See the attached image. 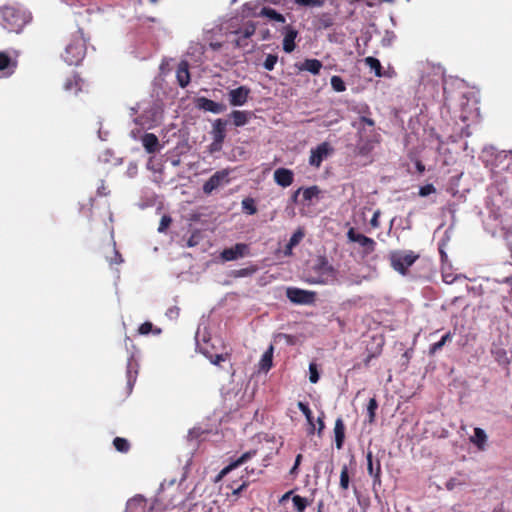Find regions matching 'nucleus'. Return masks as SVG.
<instances>
[{
  "label": "nucleus",
  "mask_w": 512,
  "mask_h": 512,
  "mask_svg": "<svg viewBox=\"0 0 512 512\" xmlns=\"http://www.w3.org/2000/svg\"><path fill=\"white\" fill-rule=\"evenodd\" d=\"M86 40L81 29L72 33L62 54L63 60L68 65H79L86 55Z\"/></svg>",
  "instance_id": "f257e3e1"
},
{
  "label": "nucleus",
  "mask_w": 512,
  "mask_h": 512,
  "mask_svg": "<svg viewBox=\"0 0 512 512\" xmlns=\"http://www.w3.org/2000/svg\"><path fill=\"white\" fill-rule=\"evenodd\" d=\"M25 24L26 17L19 9L11 6L0 9V25L6 30L19 33Z\"/></svg>",
  "instance_id": "f03ea898"
},
{
  "label": "nucleus",
  "mask_w": 512,
  "mask_h": 512,
  "mask_svg": "<svg viewBox=\"0 0 512 512\" xmlns=\"http://www.w3.org/2000/svg\"><path fill=\"white\" fill-rule=\"evenodd\" d=\"M312 269L316 275L308 279V282L311 284L325 285L336 280L337 271L324 256L318 257Z\"/></svg>",
  "instance_id": "7ed1b4c3"
},
{
  "label": "nucleus",
  "mask_w": 512,
  "mask_h": 512,
  "mask_svg": "<svg viewBox=\"0 0 512 512\" xmlns=\"http://www.w3.org/2000/svg\"><path fill=\"white\" fill-rule=\"evenodd\" d=\"M419 255L413 251H392L389 260L392 268L402 275H405L408 268L418 259Z\"/></svg>",
  "instance_id": "20e7f679"
},
{
  "label": "nucleus",
  "mask_w": 512,
  "mask_h": 512,
  "mask_svg": "<svg viewBox=\"0 0 512 512\" xmlns=\"http://www.w3.org/2000/svg\"><path fill=\"white\" fill-rule=\"evenodd\" d=\"M231 170L226 168L215 172L204 184L202 190L204 194L210 195L214 190L230 182Z\"/></svg>",
  "instance_id": "39448f33"
},
{
  "label": "nucleus",
  "mask_w": 512,
  "mask_h": 512,
  "mask_svg": "<svg viewBox=\"0 0 512 512\" xmlns=\"http://www.w3.org/2000/svg\"><path fill=\"white\" fill-rule=\"evenodd\" d=\"M347 238L350 242L358 243L362 247L364 256L375 251L376 242L374 239L357 232L353 227L348 230Z\"/></svg>",
  "instance_id": "423d86ee"
},
{
  "label": "nucleus",
  "mask_w": 512,
  "mask_h": 512,
  "mask_svg": "<svg viewBox=\"0 0 512 512\" xmlns=\"http://www.w3.org/2000/svg\"><path fill=\"white\" fill-rule=\"evenodd\" d=\"M333 153V148L328 142H322L316 148L311 149L309 164L312 167L319 168L322 162Z\"/></svg>",
  "instance_id": "0eeeda50"
},
{
  "label": "nucleus",
  "mask_w": 512,
  "mask_h": 512,
  "mask_svg": "<svg viewBox=\"0 0 512 512\" xmlns=\"http://www.w3.org/2000/svg\"><path fill=\"white\" fill-rule=\"evenodd\" d=\"M286 296L292 303L295 304H313L315 301L316 293L313 291L290 287L286 290Z\"/></svg>",
  "instance_id": "6e6552de"
},
{
  "label": "nucleus",
  "mask_w": 512,
  "mask_h": 512,
  "mask_svg": "<svg viewBox=\"0 0 512 512\" xmlns=\"http://www.w3.org/2000/svg\"><path fill=\"white\" fill-rule=\"evenodd\" d=\"M251 89L248 86L242 85L228 92L229 104L231 106H243L247 103L250 96Z\"/></svg>",
  "instance_id": "1a4fd4ad"
},
{
  "label": "nucleus",
  "mask_w": 512,
  "mask_h": 512,
  "mask_svg": "<svg viewBox=\"0 0 512 512\" xmlns=\"http://www.w3.org/2000/svg\"><path fill=\"white\" fill-rule=\"evenodd\" d=\"M249 254V246L245 243H237L233 247L225 248L220 256L223 261H234Z\"/></svg>",
  "instance_id": "9d476101"
},
{
  "label": "nucleus",
  "mask_w": 512,
  "mask_h": 512,
  "mask_svg": "<svg viewBox=\"0 0 512 512\" xmlns=\"http://www.w3.org/2000/svg\"><path fill=\"white\" fill-rule=\"evenodd\" d=\"M257 454L256 450H249L243 453L239 458L230 462L226 467H224L216 477V482L220 481L224 476L230 473L232 470L237 467L245 464L248 460L252 459Z\"/></svg>",
  "instance_id": "9b49d317"
},
{
  "label": "nucleus",
  "mask_w": 512,
  "mask_h": 512,
  "mask_svg": "<svg viewBox=\"0 0 512 512\" xmlns=\"http://www.w3.org/2000/svg\"><path fill=\"white\" fill-rule=\"evenodd\" d=\"M17 68V57L12 56L8 51H0V72L3 75L10 76Z\"/></svg>",
  "instance_id": "f8f14e48"
},
{
  "label": "nucleus",
  "mask_w": 512,
  "mask_h": 512,
  "mask_svg": "<svg viewBox=\"0 0 512 512\" xmlns=\"http://www.w3.org/2000/svg\"><path fill=\"white\" fill-rule=\"evenodd\" d=\"M196 106L201 110L208 111L214 114H219L226 110L225 104L215 102L206 97H199L196 101Z\"/></svg>",
  "instance_id": "ddd939ff"
},
{
  "label": "nucleus",
  "mask_w": 512,
  "mask_h": 512,
  "mask_svg": "<svg viewBox=\"0 0 512 512\" xmlns=\"http://www.w3.org/2000/svg\"><path fill=\"white\" fill-rule=\"evenodd\" d=\"M274 181L281 187L286 188L294 181V173L287 168H278L274 171Z\"/></svg>",
  "instance_id": "4468645a"
},
{
  "label": "nucleus",
  "mask_w": 512,
  "mask_h": 512,
  "mask_svg": "<svg viewBox=\"0 0 512 512\" xmlns=\"http://www.w3.org/2000/svg\"><path fill=\"white\" fill-rule=\"evenodd\" d=\"M198 348L200 353H202L206 358L210 360V362L216 366H219L221 362H224L229 359L230 354L228 352L225 353H213L212 351H208V345L198 344Z\"/></svg>",
  "instance_id": "2eb2a0df"
},
{
  "label": "nucleus",
  "mask_w": 512,
  "mask_h": 512,
  "mask_svg": "<svg viewBox=\"0 0 512 512\" xmlns=\"http://www.w3.org/2000/svg\"><path fill=\"white\" fill-rule=\"evenodd\" d=\"M367 471L374 478V484L380 483L381 464L378 459L374 462L372 452L370 451L367 453Z\"/></svg>",
  "instance_id": "dca6fc26"
},
{
  "label": "nucleus",
  "mask_w": 512,
  "mask_h": 512,
  "mask_svg": "<svg viewBox=\"0 0 512 512\" xmlns=\"http://www.w3.org/2000/svg\"><path fill=\"white\" fill-rule=\"evenodd\" d=\"M176 77L180 87L185 88L190 83L189 65L186 61L179 63L176 71Z\"/></svg>",
  "instance_id": "f3484780"
},
{
  "label": "nucleus",
  "mask_w": 512,
  "mask_h": 512,
  "mask_svg": "<svg viewBox=\"0 0 512 512\" xmlns=\"http://www.w3.org/2000/svg\"><path fill=\"white\" fill-rule=\"evenodd\" d=\"M227 121L221 118L216 119L212 124V137L213 140L223 141L226 138Z\"/></svg>",
  "instance_id": "a211bd4d"
},
{
  "label": "nucleus",
  "mask_w": 512,
  "mask_h": 512,
  "mask_svg": "<svg viewBox=\"0 0 512 512\" xmlns=\"http://www.w3.org/2000/svg\"><path fill=\"white\" fill-rule=\"evenodd\" d=\"M322 66V62L318 59H305L301 64H296L298 70L308 71L313 75H318Z\"/></svg>",
  "instance_id": "6ab92c4d"
},
{
  "label": "nucleus",
  "mask_w": 512,
  "mask_h": 512,
  "mask_svg": "<svg viewBox=\"0 0 512 512\" xmlns=\"http://www.w3.org/2000/svg\"><path fill=\"white\" fill-rule=\"evenodd\" d=\"M141 141L147 153L153 154L159 150V140L155 134L145 133L142 136Z\"/></svg>",
  "instance_id": "aec40b11"
},
{
  "label": "nucleus",
  "mask_w": 512,
  "mask_h": 512,
  "mask_svg": "<svg viewBox=\"0 0 512 512\" xmlns=\"http://www.w3.org/2000/svg\"><path fill=\"white\" fill-rule=\"evenodd\" d=\"M335 445L337 449H342L345 440V424L341 417L337 418L334 426Z\"/></svg>",
  "instance_id": "412c9836"
},
{
  "label": "nucleus",
  "mask_w": 512,
  "mask_h": 512,
  "mask_svg": "<svg viewBox=\"0 0 512 512\" xmlns=\"http://www.w3.org/2000/svg\"><path fill=\"white\" fill-rule=\"evenodd\" d=\"M252 112L244 110H233L230 113V117L233 119V124L236 127H242L246 125L251 119Z\"/></svg>",
  "instance_id": "4be33fe9"
},
{
  "label": "nucleus",
  "mask_w": 512,
  "mask_h": 512,
  "mask_svg": "<svg viewBox=\"0 0 512 512\" xmlns=\"http://www.w3.org/2000/svg\"><path fill=\"white\" fill-rule=\"evenodd\" d=\"M298 32L291 28L287 27L286 34L283 39V50L287 53H291L295 49V38L297 37Z\"/></svg>",
  "instance_id": "5701e85b"
},
{
  "label": "nucleus",
  "mask_w": 512,
  "mask_h": 512,
  "mask_svg": "<svg viewBox=\"0 0 512 512\" xmlns=\"http://www.w3.org/2000/svg\"><path fill=\"white\" fill-rule=\"evenodd\" d=\"M81 84L82 79L77 74H73L65 80L64 89L67 92L77 93L81 90Z\"/></svg>",
  "instance_id": "b1692460"
},
{
  "label": "nucleus",
  "mask_w": 512,
  "mask_h": 512,
  "mask_svg": "<svg viewBox=\"0 0 512 512\" xmlns=\"http://www.w3.org/2000/svg\"><path fill=\"white\" fill-rule=\"evenodd\" d=\"M299 410L304 414L306 417V420L309 424L308 434H314L315 432V424H314V418L311 409L309 408L308 404L299 401L297 404Z\"/></svg>",
  "instance_id": "393cba45"
},
{
  "label": "nucleus",
  "mask_w": 512,
  "mask_h": 512,
  "mask_svg": "<svg viewBox=\"0 0 512 512\" xmlns=\"http://www.w3.org/2000/svg\"><path fill=\"white\" fill-rule=\"evenodd\" d=\"M470 440L478 447L479 450H484L487 442V435L482 428L477 427L474 429V435Z\"/></svg>",
  "instance_id": "a878e982"
},
{
  "label": "nucleus",
  "mask_w": 512,
  "mask_h": 512,
  "mask_svg": "<svg viewBox=\"0 0 512 512\" xmlns=\"http://www.w3.org/2000/svg\"><path fill=\"white\" fill-rule=\"evenodd\" d=\"M272 360H273V346L271 345L268 350H266L259 362L260 370L262 371H269L272 367Z\"/></svg>",
  "instance_id": "bb28decb"
},
{
  "label": "nucleus",
  "mask_w": 512,
  "mask_h": 512,
  "mask_svg": "<svg viewBox=\"0 0 512 512\" xmlns=\"http://www.w3.org/2000/svg\"><path fill=\"white\" fill-rule=\"evenodd\" d=\"M334 24V18L328 14L323 13L315 20V28L318 30L327 29Z\"/></svg>",
  "instance_id": "cd10ccee"
},
{
  "label": "nucleus",
  "mask_w": 512,
  "mask_h": 512,
  "mask_svg": "<svg viewBox=\"0 0 512 512\" xmlns=\"http://www.w3.org/2000/svg\"><path fill=\"white\" fill-rule=\"evenodd\" d=\"M260 15L265 16L270 20H274L276 22H285V17L282 14L278 13L275 9L270 7H263L261 9Z\"/></svg>",
  "instance_id": "c85d7f7f"
},
{
  "label": "nucleus",
  "mask_w": 512,
  "mask_h": 512,
  "mask_svg": "<svg viewBox=\"0 0 512 512\" xmlns=\"http://www.w3.org/2000/svg\"><path fill=\"white\" fill-rule=\"evenodd\" d=\"M492 354L494 356V359L500 364V365H508L510 363V359L507 356V352L503 348H496L492 350Z\"/></svg>",
  "instance_id": "c756f323"
},
{
  "label": "nucleus",
  "mask_w": 512,
  "mask_h": 512,
  "mask_svg": "<svg viewBox=\"0 0 512 512\" xmlns=\"http://www.w3.org/2000/svg\"><path fill=\"white\" fill-rule=\"evenodd\" d=\"M113 446L117 451L121 453H127L131 447L129 441L122 437L114 438Z\"/></svg>",
  "instance_id": "7c9ffc66"
},
{
  "label": "nucleus",
  "mask_w": 512,
  "mask_h": 512,
  "mask_svg": "<svg viewBox=\"0 0 512 512\" xmlns=\"http://www.w3.org/2000/svg\"><path fill=\"white\" fill-rule=\"evenodd\" d=\"M365 63L368 65L372 70L375 71V75L378 77L382 76V66L380 61L372 56L365 58Z\"/></svg>",
  "instance_id": "2f4dec72"
},
{
  "label": "nucleus",
  "mask_w": 512,
  "mask_h": 512,
  "mask_svg": "<svg viewBox=\"0 0 512 512\" xmlns=\"http://www.w3.org/2000/svg\"><path fill=\"white\" fill-rule=\"evenodd\" d=\"M378 408V403L375 398H371L368 402L367 406V415H368V423L372 424L375 421L376 410Z\"/></svg>",
  "instance_id": "473e14b6"
},
{
  "label": "nucleus",
  "mask_w": 512,
  "mask_h": 512,
  "mask_svg": "<svg viewBox=\"0 0 512 512\" xmlns=\"http://www.w3.org/2000/svg\"><path fill=\"white\" fill-rule=\"evenodd\" d=\"M292 501L297 512H304L309 505L308 500L300 495L293 496Z\"/></svg>",
  "instance_id": "72a5a7b5"
},
{
  "label": "nucleus",
  "mask_w": 512,
  "mask_h": 512,
  "mask_svg": "<svg viewBox=\"0 0 512 512\" xmlns=\"http://www.w3.org/2000/svg\"><path fill=\"white\" fill-rule=\"evenodd\" d=\"M320 193L318 186L314 185L305 189H302V195L304 201H311L314 197H317Z\"/></svg>",
  "instance_id": "f704fd0d"
},
{
  "label": "nucleus",
  "mask_w": 512,
  "mask_h": 512,
  "mask_svg": "<svg viewBox=\"0 0 512 512\" xmlns=\"http://www.w3.org/2000/svg\"><path fill=\"white\" fill-rule=\"evenodd\" d=\"M138 332L141 335H148L150 332H153L155 334H159L161 330L159 328H153V324L149 321L144 322L141 324L138 328Z\"/></svg>",
  "instance_id": "c9c22d12"
},
{
  "label": "nucleus",
  "mask_w": 512,
  "mask_h": 512,
  "mask_svg": "<svg viewBox=\"0 0 512 512\" xmlns=\"http://www.w3.org/2000/svg\"><path fill=\"white\" fill-rule=\"evenodd\" d=\"M330 83H331L332 88L336 92H343L346 90V85L340 76H337V75L332 76Z\"/></svg>",
  "instance_id": "e433bc0d"
},
{
  "label": "nucleus",
  "mask_w": 512,
  "mask_h": 512,
  "mask_svg": "<svg viewBox=\"0 0 512 512\" xmlns=\"http://www.w3.org/2000/svg\"><path fill=\"white\" fill-rule=\"evenodd\" d=\"M349 482H350V479H349L348 467H347V465H344L342 467L341 473H340V487L343 490H347L349 487Z\"/></svg>",
  "instance_id": "4c0bfd02"
},
{
  "label": "nucleus",
  "mask_w": 512,
  "mask_h": 512,
  "mask_svg": "<svg viewBox=\"0 0 512 512\" xmlns=\"http://www.w3.org/2000/svg\"><path fill=\"white\" fill-rule=\"evenodd\" d=\"M277 61H278L277 55L269 54V55H267V57L263 63V67L268 71H272L274 69Z\"/></svg>",
  "instance_id": "58836bf2"
},
{
  "label": "nucleus",
  "mask_w": 512,
  "mask_h": 512,
  "mask_svg": "<svg viewBox=\"0 0 512 512\" xmlns=\"http://www.w3.org/2000/svg\"><path fill=\"white\" fill-rule=\"evenodd\" d=\"M243 209L250 215H253L257 212V208L254 204L253 199L247 198L242 201Z\"/></svg>",
  "instance_id": "ea45409f"
},
{
  "label": "nucleus",
  "mask_w": 512,
  "mask_h": 512,
  "mask_svg": "<svg viewBox=\"0 0 512 512\" xmlns=\"http://www.w3.org/2000/svg\"><path fill=\"white\" fill-rule=\"evenodd\" d=\"M304 237V233L300 230L296 231L290 238L287 249L291 250L294 246H296L301 239Z\"/></svg>",
  "instance_id": "a19ab883"
},
{
  "label": "nucleus",
  "mask_w": 512,
  "mask_h": 512,
  "mask_svg": "<svg viewBox=\"0 0 512 512\" xmlns=\"http://www.w3.org/2000/svg\"><path fill=\"white\" fill-rule=\"evenodd\" d=\"M465 484H466L465 480H460L458 478L453 477V478H450L446 482L445 486H446L447 490L451 491V490L455 489L457 486H463Z\"/></svg>",
  "instance_id": "79ce46f5"
},
{
  "label": "nucleus",
  "mask_w": 512,
  "mask_h": 512,
  "mask_svg": "<svg viewBox=\"0 0 512 512\" xmlns=\"http://www.w3.org/2000/svg\"><path fill=\"white\" fill-rule=\"evenodd\" d=\"M309 380L311 383H317L319 380V373L315 363H310L309 365Z\"/></svg>",
  "instance_id": "37998d69"
},
{
  "label": "nucleus",
  "mask_w": 512,
  "mask_h": 512,
  "mask_svg": "<svg viewBox=\"0 0 512 512\" xmlns=\"http://www.w3.org/2000/svg\"><path fill=\"white\" fill-rule=\"evenodd\" d=\"M248 486V482L247 481H243L240 485H238L237 487L234 486V483L228 485V488H230L232 490V495L233 496H236L238 497L240 495V493L246 489Z\"/></svg>",
  "instance_id": "c03bdc74"
},
{
  "label": "nucleus",
  "mask_w": 512,
  "mask_h": 512,
  "mask_svg": "<svg viewBox=\"0 0 512 512\" xmlns=\"http://www.w3.org/2000/svg\"><path fill=\"white\" fill-rule=\"evenodd\" d=\"M436 192V188L434 187L433 184H426L424 186H421L420 189H419V195L421 197H425V196H428L432 193H435Z\"/></svg>",
  "instance_id": "a18cd8bd"
},
{
  "label": "nucleus",
  "mask_w": 512,
  "mask_h": 512,
  "mask_svg": "<svg viewBox=\"0 0 512 512\" xmlns=\"http://www.w3.org/2000/svg\"><path fill=\"white\" fill-rule=\"evenodd\" d=\"M136 506L144 508V500L142 497H134L127 502V509H133Z\"/></svg>",
  "instance_id": "49530a36"
},
{
  "label": "nucleus",
  "mask_w": 512,
  "mask_h": 512,
  "mask_svg": "<svg viewBox=\"0 0 512 512\" xmlns=\"http://www.w3.org/2000/svg\"><path fill=\"white\" fill-rule=\"evenodd\" d=\"M294 2L299 6H320L323 3L321 0H294Z\"/></svg>",
  "instance_id": "de8ad7c7"
},
{
  "label": "nucleus",
  "mask_w": 512,
  "mask_h": 512,
  "mask_svg": "<svg viewBox=\"0 0 512 512\" xmlns=\"http://www.w3.org/2000/svg\"><path fill=\"white\" fill-rule=\"evenodd\" d=\"M170 223H171V218L169 216L164 215L161 218V221H160V224H159V227H158V231L159 232H164L168 228Z\"/></svg>",
  "instance_id": "09e8293b"
},
{
  "label": "nucleus",
  "mask_w": 512,
  "mask_h": 512,
  "mask_svg": "<svg viewBox=\"0 0 512 512\" xmlns=\"http://www.w3.org/2000/svg\"><path fill=\"white\" fill-rule=\"evenodd\" d=\"M444 345H445V344H444V343H442V341H441V340H439L438 342H436V343L432 344V345L430 346V348H429V354H430V355H434L435 353H437L438 351H440V350L443 348V346H444Z\"/></svg>",
  "instance_id": "8fccbe9b"
},
{
  "label": "nucleus",
  "mask_w": 512,
  "mask_h": 512,
  "mask_svg": "<svg viewBox=\"0 0 512 512\" xmlns=\"http://www.w3.org/2000/svg\"><path fill=\"white\" fill-rule=\"evenodd\" d=\"M223 141L213 140L209 146L210 152H219L222 149Z\"/></svg>",
  "instance_id": "3c124183"
},
{
  "label": "nucleus",
  "mask_w": 512,
  "mask_h": 512,
  "mask_svg": "<svg viewBox=\"0 0 512 512\" xmlns=\"http://www.w3.org/2000/svg\"><path fill=\"white\" fill-rule=\"evenodd\" d=\"M113 254H114V257L109 259V263L110 264H120L123 261L121 254L115 249L113 250Z\"/></svg>",
  "instance_id": "603ef678"
},
{
  "label": "nucleus",
  "mask_w": 512,
  "mask_h": 512,
  "mask_svg": "<svg viewBox=\"0 0 512 512\" xmlns=\"http://www.w3.org/2000/svg\"><path fill=\"white\" fill-rule=\"evenodd\" d=\"M324 418H325V414H324V412H321L320 416L317 418L318 435H321L322 431L325 428Z\"/></svg>",
  "instance_id": "864d4df0"
},
{
  "label": "nucleus",
  "mask_w": 512,
  "mask_h": 512,
  "mask_svg": "<svg viewBox=\"0 0 512 512\" xmlns=\"http://www.w3.org/2000/svg\"><path fill=\"white\" fill-rule=\"evenodd\" d=\"M359 120L361 124L367 125L369 127L375 126V121L372 118L361 116Z\"/></svg>",
  "instance_id": "5fc2aeb1"
},
{
  "label": "nucleus",
  "mask_w": 512,
  "mask_h": 512,
  "mask_svg": "<svg viewBox=\"0 0 512 512\" xmlns=\"http://www.w3.org/2000/svg\"><path fill=\"white\" fill-rule=\"evenodd\" d=\"M379 216H380V212L379 211H376L373 214V216H372V218L370 220V224H371L372 227H374V228H378L379 227V225H380L379 224V220H378Z\"/></svg>",
  "instance_id": "6e6d98bb"
},
{
  "label": "nucleus",
  "mask_w": 512,
  "mask_h": 512,
  "mask_svg": "<svg viewBox=\"0 0 512 512\" xmlns=\"http://www.w3.org/2000/svg\"><path fill=\"white\" fill-rule=\"evenodd\" d=\"M255 270H256L255 268H243L237 272V276H241V277L247 276V275H250L253 272H255Z\"/></svg>",
  "instance_id": "4d7b16f0"
},
{
  "label": "nucleus",
  "mask_w": 512,
  "mask_h": 512,
  "mask_svg": "<svg viewBox=\"0 0 512 512\" xmlns=\"http://www.w3.org/2000/svg\"><path fill=\"white\" fill-rule=\"evenodd\" d=\"M443 281L447 284H451L456 280V276H453L452 274H442Z\"/></svg>",
  "instance_id": "13d9d810"
},
{
  "label": "nucleus",
  "mask_w": 512,
  "mask_h": 512,
  "mask_svg": "<svg viewBox=\"0 0 512 512\" xmlns=\"http://www.w3.org/2000/svg\"><path fill=\"white\" fill-rule=\"evenodd\" d=\"M176 480L173 479V480H164L162 483H161V490L164 492V490L166 488H169L171 486H173L175 484Z\"/></svg>",
  "instance_id": "bf43d9fd"
},
{
  "label": "nucleus",
  "mask_w": 512,
  "mask_h": 512,
  "mask_svg": "<svg viewBox=\"0 0 512 512\" xmlns=\"http://www.w3.org/2000/svg\"><path fill=\"white\" fill-rule=\"evenodd\" d=\"M453 338V334L449 331L445 335L442 336L440 339L442 343L446 344L447 342L451 341Z\"/></svg>",
  "instance_id": "052dcab7"
},
{
  "label": "nucleus",
  "mask_w": 512,
  "mask_h": 512,
  "mask_svg": "<svg viewBox=\"0 0 512 512\" xmlns=\"http://www.w3.org/2000/svg\"><path fill=\"white\" fill-rule=\"evenodd\" d=\"M301 191H302V188H299V189H297V190L293 193V195L291 196V200H292V202L297 203V201H298V195L300 194V192H301Z\"/></svg>",
  "instance_id": "680f3d73"
},
{
  "label": "nucleus",
  "mask_w": 512,
  "mask_h": 512,
  "mask_svg": "<svg viewBox=\"0 0 512 512\" xmlns=\"http://www.w3.org/2000/svg\"><path fill=\"white\" fill-rule=\"evenodd\" d=\"M302 460V454H298L295 459L294 465L299 466Z\"/></svg>",
  "instance_id": "e2e57ef3"
},
{
  "label": "nucleus",
  "mask_w": 512,
  "mask_h": 512,
  "mask_svg": "<svg viewBox=\"0 0 512 512\" xmlns=\"http://www.w3.org/2000/svg\"><path fill=\"white\" fill-rule=\"evenodd\" d=\"M298 467H299V466L293 465V467H292V468H291V470H290V474H291V475H296V474H297V472H298Z\"/></svg>",
  "instance_id": "0e129e2a"
},
{
  "label": "nucleus",
  "mask_w": 512,
  "mask_h": 512,
  "mask_svg": "<svg viewBox=\"0 0 512 512\" xmlns=\"http://www.w3.org/2000/svg\"><path fill=\"white\" fill-rule=\"evenodd\" d=\"M417 169H418V171L423 172L425 167H424V165L422 163L418 162L417 163Z\"/></svg>",
  "instance_id": "69168bd1"
},
{
  "label": "nucleus",
  "mask_w": 512,
  "mask_h": 512,
  "mask_svg": "<svg viewBox=\"0 0 512 512\" xmlns=\"http://www.w3.org/2000/svg\"><path fill=\"white\" fill-rule=\"evenodd\" d=\"M291 493H292L291 491H289V492L285 493V494L282 496L281 501H284V500L288 499Z\"/></svg>",
  "instance_id": "338daca9"
},
{
  "label": "nucleus",
  "mask_w": 512,
  "mask_h": 512,
  "mask_svg": "<svg viewBox=\"0 0 512 512\" xmlns=\"http://www.w3.org/2000/svg\"><path fill=\"white\" fill-rule=\"evenodd\" d=\"M511 258H512V248H511Z\"/></svg>",
  "instance_id": "774afa93"
}]
</instances>
